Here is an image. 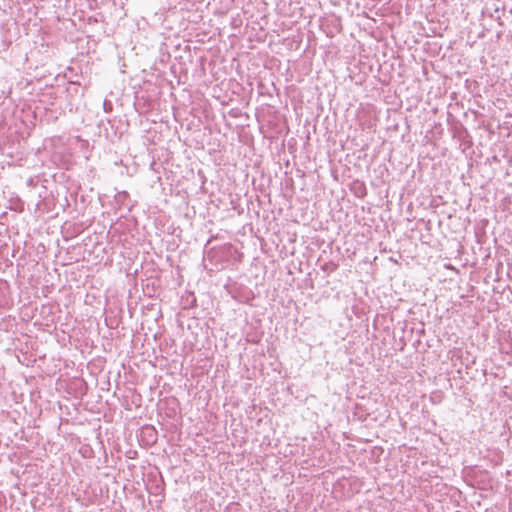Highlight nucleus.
Returning a JSON list of instances; mask_svg holds the SVG:
<instances>
[{
  "label": "nucleus",
  "instance_id": "1",
  "mask_svg": "<svg viewBox=\"0 0 512 512\" xmlns=\"http://www.w3.org/2000/svg\"><path fill=\"white\" fill-rule=\"evenodd\" d=\"M455 512H461V511H458V510H457V511H455Z\"/></svg>",
  "mask_w": 512,
  "mask_h": 512
}]
</instances>
